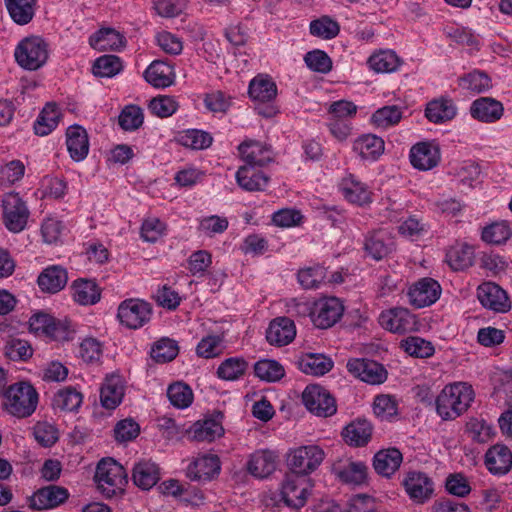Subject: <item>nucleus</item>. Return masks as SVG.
<instances>
[{"label": "nucleus", "instance_id": "obj_27", "mask_svg": "<svg viewBox=\"0 0 512 512\" xmlns=\"http://www.w3.org/2000/svg\"><path fill=\"white\" fill-rule=\"evenodd\" d=\"M485 465L495 475L506 474L512 466V453L510 449L499 444L491 447L486 452Z\"/></svg>", "mask_w": 512, "mask_h": 512}, {"label": "nucleus", "instance_id": "obj_6", "mask_svg": "<svg viewBox=\"0 0 512 512\" xmlns=\"http://www.w3.org/2000/svg\"><path fill=\"white\" fill-rule=\"evenodd\" d=\"M3 221L5 227L13 233L23 231L30 212L18 193L10 192L2 199Z\"/></svg>", "mask_w": 512, "mask_h": 512}, {"label": "nucleus", "instance_id": "obj_52", "mask_svg": "<svg viewBox=\"0 0 512 512\" xmlns=\"http://www.w3.org/2000/svg\"><path fill=\"white\" fill-rule=\"evenodd\" d=\"M368 64L372 70L378 73H386L396 70L399 59L393 51L385 50L370 56Z\"/></svg>", "mask_w": 512, "mask_h": 512}, {"label": "nucleus", "instance_id": "obj_33", "mask_svg": "<svg viewBox=\"0 0 512 512\" xmlns=\"http://www.w3.org/2000/svg\"><path fill=\"white\" fill-rule=\"evenodd\" d=\"M402 460V453L398 449L389 448L375 454L373 466L378 474L389 477L398 470Z\"/></svg>", "mask_w": 512, "mask_h": 512}, {"label": "nucleus", "instance_id": "obj_47", "mask_svg": "<svg viewBox=\"0 0 512 512\" xmlns=\"http://www.w3.org/2000/svg\"><path fill=\"white\" fill-rule=\"evenodd\" d=\"M179 347L175 340L161 338L156 341L150 351L151 358L157 363H167L176 358Z\"/></svg>", "mask_w": 512, "mask_h": 512}, {"label": "nucleus", "instance_id": "obj_39", "mask_svg": "<svg viewBox=\"0 0 512 512\" xmlns=\"http://www.w3.org/2000/svg\"><path fill=\"white\" fill-rule=\"evenodd\" d=\"M71 289L73 299L80 305H93L100 300V291L92 280H75Z\"/></svg>", "mask_w": 512, "mask_h": 512}, {"label": "nucleus", "instance_id": "obj_43", "mask_svg": "<svg viewBox=\"0 0 512 512\" xmlns=\"http://www.w3.org/2000/svg\"><path fill=\"white\" fill-rule=\"evenodd\" d=\"M446 260L455 271L467 269L473 264L474 250L466 244L454 246L447 252Z\"/></svg>", "mask_w": 512, "mask_h": 512}, {"label": "nucleus", "instance_id": "obj_64", "mask_svg": "<svg viewBox=\"0 0 512 512\" xmlns=\"http://www.w3.org/2000/svg\"><path fill=\"white\" fill-rule=\"evenodd\" d=\"M178 104L171 96H159L153 98L149 103L151 112L161 118L171 116L176 112Z\"/></svg>", "mask_w": 512, "mask_h": 512}, {"label": "nucleus", "instance_id": "obj_18", "mask_svg": "<svg viewBox=\"0 0 512 512\" xmlns=\"http://www.w3.org/2000/svg\"><path fill=\"white\" fill-rule=\"evenodd\" d=\"M277 464V453L269 449H263L257 450L249 456L246 468L252 476L264 479L274 473Z\"/></svg>", "mask_w": 512, "mask_h": 512}, {"label": "nucleus", "instance_id": "obj_7", "mask_svg": "<svg viewBox=\"0 0 512 512\" xmlns=\"http://www.w3.org/2000/svg\"><path fill=\"white\" fill-rule=\"evenodd\" d=\"M151 305L140 299H126L118 307L117 317L120 323L129 329L144 326L151 318Z\"/></svg>", "mask_w": 512, "mask_h": 512}, {"label": "nucleus", "instance_id": "obj_24", "mask_svg": "<svg viewBox=\"0 0 512 512\" xmlns=\"http://www.w3.org/2000/svg\"><path fill=\"white\" fill-rule=\"evenodd\" d=\"M393 249V241L384 229L369 232L365 236L364 250L374 260H381Z\"/></svg>", "mask_w": 512, "mask_h": 512}, {"label": "nucleus", "instance_id": "obj_8", "mask_svg": "<svg viewBox=\"0 0 512 512\" xmlns=\"http://www.w3.org/2000/svg\"><path fill=\"white\" fill-rule=\"evenodd\" d=\"M302 400L305 407L319 417H329L337 411L334 397L320 385H308L303 391Z\"/></svg>", "mask_w": 512, "mask_h": 512}, {"label": "nucleus", "instance_id": "obj_49", "mask_svg": "<svg viewBox=\"0 0 512 512\" xmlns=\"http://www.w3.org/2000/svg\"><path fill=\"white\" fill-rule=\"evenodd\" d=\"M255 375L266 382H276L285 375L284 367L276 360L263 359L254 365Z\"/></svg>", "mask_w": 512, "mask_h": 512}, {"label": "nucleus", "instance_id": "obj_30", "mask_svg": "<svg viewBox=\"0 0 512 512\" xmlns=\"http://www.w3.org/2000/svg\"><path fill=\"white\" fill-rule=\"evenodd\" d=\"M373 427L366 419H357L348 424L342 436L347 444L354 447L366 445L371 439Z\"/></svg>", "mask_w": 512, "mask_h": 512}, {"label": "nucleus", "instance_id": "obj_22", "mask_svg": "<svg viewBox=\"0 0 512 512\" xmlns=\"http://www.w3.org/2000/svg\"><path fill=\"white\" fill-rule=\"evenodd\" d=\"M410 161L418 170H430L440 161L439 147L429 142L417 143L411 148Z\"/></svg>", "mask_w": 512, "mask_h": 512}, {"label": "nucleus", "instance_id": "obj_59", "mask_svg": "<svg viewBox=\"0 0 512 512\" xmlns=\"http://www.w3.org/2000/svg\"><path fill=\"white\" fill-rule=\"evenodd\" d=\"M143 112L136 105L126 106L118 117L119 125L122 129L132 131L138 129L143 123Z\"/></svg>", "mask_w": 512, "mask_h": 512}, {"label": "nucleus", "instance_id": "obj_13", "mask_svg": "<svg viewBox=\"0 0 512 512\" xmlns=\"http://www.w3.org/2000/svg\"><path fill=\"white\" fill-rule=\"evenodd\" d=\"M477 298L483 307L496 313H506L511 309L506 291L493 282H484L479 285Z\"/></svg>", "mask_w": 512, "mask_h": 512}, {"label": "nucleus", "instance_id": "obj_1", "mask_svg": "<svg viewBox=\"0 0 512 512\" xmlns=\"http://www.w3.org/2000/svg\"><path fill=\"white\" fill-rule=\"evenodd\" d=\"M474 399L471 385L458 382L446 385L436 398V411L443 420H454L463 414Z\"/></svg>", "mask_w": 512, "mask_h": 512}, {"label": "nucleus", "instance_id": "obj_16", "mask_svg": "<svg viewBox=\"0 0 512 512\" xmlns=\"http://www.w3.org/2000/svg\"><path fill=\"white\" fill-rule=\"evenodd\" d=\"M402 484L410 499L416 503H424L434 491L432 479L420 471L408 472Z\"/></svg>", "mask_w": 512, "mask_h": 512}, {"label": "nucleus", "instance_id": "obj_63", "mask_svg": "<svg viewBox=\"0 0 512 512\" xmlns=\"http://www.w3.org/2000/svg\"><path fill=\"white\" fill-rule=\"evenodd\" d=\"M222 349V338L217 335H209L198 343L196 353L199 357L209 359L218 356Z\"/></svg>", "mask_w": 512, "mask_h": 512}, {"label": "nucleus", "instance_id": "obj_46", "mask_svg": "<svg viewBox=\"0 0 512 512\" xmlns=\"http://www.w3.org/2000/svg\"><path fill=\"white\" fill-rule=\"evenodd\" d=\"M400 347L410 356L416 358H429L435 352L432 342L418 336H409L403 339L400 342Z\"/></svg>", "mask_w": 512, "mask_h": 512}, {"label": "nucleus", "instance_id": "obj_61", "mask_svg": "<svg viewBox=\"0 0 512 512\" xmlns=\"http://www.w3.org/2000/svg\"><path fill=\"white\" fill-rule=\"evenodd\" d=\"M324 278L325 269L322 266L309 267L298 272V281L305 289L318 288Z\"/></svg>", "mask_w": 512, "mask_h": 512}, {"label": "nucleus", "instance_id": "obj_11", "mask_svg": "<svg viewBox=\"0 0 512 512\" xmlns=\"http://www.w3.org/2000/svg\"><path fill=\"white\" fill-rule=\"evenodd\" d=\"M346 367L353 376L371 385L382 384L387 379L385 367L374 360L350 359Z\"/></svg>", "mask_w": 512, "mask_h": 512}, {"label": "nucleus", "instance_id": "obj_44", "mask_svg": "<svg viewBox=\"0 0 512 512\" xmlns=\"http://www.w3.org/2000/svg\"><path fill=\"white\" fill-rule=\"evenodd\" d=\"M123 395V386L116 378L106 379L100 390L101 403L107 409H115L121 403Z\"/></svg>", "mask_w": 512, "mask_h": 512}, {"label": "nucleus", "instance_id": "obj_34", "mask_svg": "<svg viewBox=\"0 0 512 512\" xmlns=\"http://www.w3.org/2000/svg\"><path fill=\"white\" fill-rule=\"evenodd\" d=\"M11 19L18 25H26L33 19L37 0H4Z\"/></svg>", "mask_w": 512, "mask_h": 512}, {"label": "nucleus", "instance_id": "obj_35", "mask_svg": "<svg viewBox=\"0 0 512 512\" xmlns=\"http://www.w3.org/2000/svg\"><path fill=\"white\" fill-rule=\"evenodd\" d=\"M353 150L362 159L374 161L383 153L384 141L373 134L362 135L354 142Z\"/></svg>", "mask_w": 512, "mask_h": 512}, {"label": "nucleus", "instance_id": "obj_42", "mask_svg": "<svg viewBox=\"0 0 512 512\" xmlns=\"http://www.w3.org/2000/svg\"><path fill=\"white\" fill-rule=\"evenodd\" d=\"M248 93L254 101L269 102L276 97L277 86L269 78L256 77L250 82Z\"/></svg>", "mask_w": 512, "mask_h": 512}, {"label": "nucleus", "instance_id": "obj_38", "mask_svg": "<svg viewBox=\"0 0 512 512\" xmlns=\"http://www.w3.org/2000/svg\"><path fill=\"white\" fill-rule=\"evenodd\" d=\"M172 67L163 61H153L144 72L145 80L155 88H166L173 83Z\"/></svg>", "mask_w": 512, "mask_h": 512}, {"label": "nucleus", "instance_id": "obj_23", "mask_svg": "<svg viewBox=\"0 0 512 512\" xmlns=\"http://www.w3.org/2000/svg\"><path fill=\"white\" fill-rule=\"evenodd\" d=\"M66 145L70 157L80 162L89 153V138L87 131L80 125L69 126L66 130Z\"/></svg>", "mask_w": 512, "mask_h": 512}, {"label": "nucleus", "instance_id": "obj_50", "mask_svg": "<svg viewBox=\"0 0 512 512\" xmlns=\"http://www.w3.org/2000/svg\"><path fill=\"white\" fill-rule=\"evenodd\" d=\"M310 34L322 39H333L340 32L338 22L329 16H322L318 19L311 21L309 26Z\"/></svg>", "mask_w": 512, "mask_h": 512}, {"label": "nucleus", "instance_id": "obj_26", "mask_svg": "<svg viewBox=\"0 0 512 512\" xmlns=\"http://www.w3.org/2000/svg\"><path fill=\"white\" fill-rule=\"evenodd\" d=\"M237 184L246 191H262L269 183V176L252 165H243L236 172Z\"/></svg>", "mask_w": 512, "mask_h": 512}, {"label": "nucleus", "instance_id": "obj_28", "mask_svg": "<svg viewBox=\"0 0 512 512\" xmlns=\"http://www.w3.org/2000/svg\"><path fill=\"white\" fill-rule=\"evenodd\" d=\"M296 365L305 374L319 376L332 369L333 361L323 354L306 353L297 358Z\"/></svg>", "mask_w": 512, "mask_h": 512}, {"label": "nucleus", "instance_id": "obj_62", "mask_svg": "<svg viewBox=\"0 0 512 512\" xmlns=\"http://www.w3.org/2000/svg\"><path fill=\"white\" fill-rule=\"evenodd\" d=\"M373 411L381 420H388L397 414V403L390 395H378L374 399Z\"/></svg>", "mask_w": 512, "mask_h": 512}, {"label": "nucleus", "instance_id": "obj_53", "mask_svg": "<svg viewBox=\"0 0 512 512\" xmlns=\"http://www.w3.org/2000/svg\"><path fill=\"white\" fill-rule=\"evenodd\" d=\"M122 61L116 55H103L96 59L93 74L98 77H113L122 70Z\"/></svg>", "mask_w": 512, "mask_h": 512}, {"label": "nucleus", "instance_id": "obj_4", "mask_svg": "<svg viewBox=\"0 0 512 512\" xmlns=\"http://www.w3.org/2000/svg\"><path fill=\"white\" fill-rule=\"evenodd\" d=\"M14 56L20 67L37 70L48 59V44L39 36L26 37L16 46Z\"/></svg>", "mask_w": 512, "mask_h": 512}, {"label": "nucleus", "instance_id": "obj_32", "mask_svg": "<svg viewBox=\"0 0 512 512\" xmlns=\"http://www.w3.org/2000/svg\"><path fill=\"white\" fill-rule=\"evenodd\" d=\"M68 281L67 271L61 266H50L38 277L40 289L48 293H57L62 290Z\"/></svg>", "mask_w": 512, "mask_h": 512}, {"label": "nucleus", "instance_id": "obj_41", "mask_svg": "<svg viewBox=\"0 0 512 512\" xmlns=\"http://www.w3.org/2000/svg\"><path fill=\"white\" fill-rule=\"evenodd\" d=\"M60 112L55 104H47L38 115L34 123L35 134L46 136L50 134L58 125Z\"/></svg>", "mask_w": 512, "mask_h": 512}, {"label": "nucleus", "instance_id": "obj_58", "mask_svg": "<svg viewBox=\"0 0 512 512\" xmlns=\"http://www.w3.org/2000/svg\"><path fill=\"white\" fill-rule=\"evenodd\" d=\"M4 350L5 355L13 361H25L33 354L30 344L27 341L18 338L8 340L5 344Z\"/></svg>", "mask_w": 512, "mask_h": 512}, {"label": "nucleus", "instance_id": "obj_10", "mask_svg": "<svg viewBox=\"0 0 512 512\" xmlns=\"http://www.w3.org/2000/svg\"><path fill=\"white\" fill-rule=\"evenodd\" d=\"M344 313L342 302L336 297L318 300L311 312L314 325L321 329H327L335 325Z\"/></svg>", "mask_w": 512, "mask_h": 512}, {"label": "nucleus", "instance_id": "obj_2", "mask_svg": "<svg viewBox=\"0 0 512 512\" xmlns=\"http://www.w3.org/2000/svg\"><path fill=\"white\" fill-rule=\"evenodd\" d=\"M38 393L27 382H18L8 386L3 406L8 413L18 418L29 417L36 410Z\"/></svg>", "mask_w": 512, "mask_h": 512}, {"label": "nucleus", "instance_id": "obj_25", "mask_svg": "<svg viewBox=\"0 0 512 512\" xmlns=\"http://www.w3.org/2000/svg\"><path fill=\"white\" fill-rule=\"evenodd\" d=\"M296 335L293 320L288 317H278L271 321L266 331L267 341L276 346L289 344Z\"/></svg>", "mask_w": 512, "mask_h": 512}, {"label": "nucleus", "instance_id": "obj_21", "mask_svg": "<svg viewBox=\"0 0 512 512\" xmlns=\"http://www.w3.org/2000/svg\"><path fill=\"white\" fill-rule=\"evenodd\" d=\"M503 113V104L491 97H480L470 106L471 116L483 123H494L501 119Z\"/></svg>", "mask_w": 512, "mask_h": 512}, {"label": "nucleus", "instance_id": "obj_5", "mask_svg": "<svg viewBox=\"0 0 512 512\" xmlns=\"http://www.w3.org/2000/svg\"><path fill=\"white\" fill-rule=\"evenodd\" d=\"M325 458L323 449L317 445L300 446L288 455V466L292 474L306 476L314 472Z\"/></svg>", "mask_w": 512, "mask_h": 512}, {"label": "nucleus", "instance_id": "obj_54", "mask_svg": "<svg viewBox=\"0 0 512 512\" xmlns=\"http://www.w3.org/2000/svg\"><path fill=\"white\" fill-rule=\"evenodd\" d=\"M512 235V230L507 221H500L486 226L482 231V240L490 244L505 243Z\"/></svg>", "mask_w": 512, "mask_h": 512}, {"label": "nucleus", "instance_id": "obj_20", "mask_svg": "<svg viewBox=\"0 0 512 512\" xmlns=\"http://www.w3.org/2000/svg\"><path fill=\"white\" fill-rule=\"evenodd\" d=\"M239 153L246 165L263 167L273 161L270 147L255 140H245L238 146Z\"/></svg>", "mask_w": 512, "mask_h": 512}, {"label": "nucleus", "instance_id": "obj_3", "mask_svg": "<svg viewBox=\"0 0 512 512\" xmlns=\"http://www.w3.org/2000/svg\"><path fill=\"white\" fill-rule=\"evenodd\" d=\"M94 479L99 491L108 499L121 495L127 484L125 469L112 458L102 459L98 463Z\"/></svg>", "mask_w": 512, "mask_h": 512}, {"label": "nucleus", "instance_id": "obj_31", "mask_svg": "<svg viewBox=\"0 0 512 512\" xmlns=\"http://www.w3.org/2000/svg\"><path fill=\"white\" fill-rule=\"evenodd\" d=\"M340 190L349 202L362 206L371 202V192L367 186L358 181L353 175L344 178Z\"/></svg>", "mask_w": 512, "mask_h": 512}, {"label": "nucleus", "instance_id": "obj_45", "mask_svg": "<svg viewBox=\"0 0 512 512\" xmlns=\"http://www.w3.org/2000/svg\"><path fill=\"white\" fill-rule=\"evenodd\" d=\"M83 396L74 387L60 389L53 398V406L62 411H76L82 404Z\"/></svg>", "mask_w": 512, "mask_h": 512}, {"label": "nucleus", "instance_id": "obj_40", "mask_svg": "<svg viewBox=\"0 0 512 512\" xmlns=\"http://www.w3.org/2000/svg\"><path fill=\"white\" fill-rule=\"evenodd\" d=\"M455 115L456 107L449 99L430 101L425 109V116L433 123H444L453 119Z\"/></svg>", "mask_w": 512, "mask_h": 512}, {"label": "nucleus", "instance_id": "obj_55", "mask_svg": "<svg viewBox=\"0 0 512 512\" xmlns=\"http://www.w3.org/2000/svg\"><path fill=\"white\" fill-rule=\"evenodd\" d=\"M402 118V111L398 106H384L375 111L371 117L374 125L379 128H388L397 124Z\"/></svg>", "mask_w": 512, "mask_h": 512}, {"label": "nucleus", "instance_id": "obj_51", "mask_svg": "<svg viewBox=\"0 0 512 512\" xmlns=\"http://www.w3.org/2000/svg\"><path fill=\"white\" fill-rule=\"evenodd\" d=\"M459 86L474 93H482L491 88V79L486 73L475 70L459 78Z\"/></svg>", "mask_w": 512, "mask_h": 512}, {"label": "nucleus", "instance_id": "obj_14", "mask_svg": "<svg viewBox=\"0 0 512 512\" xmlns=\"http://www.w3.org/2000/svg\"><path fill=\"white\" fill-rule=\"evenodd\" d=\"M223 418L224 414L221 411H213L211 415L206 416L203 420L195 422L190 427L188 434L195 441L212 442L224 433Z\"/></svg>", "mask_w": 512, "mask_h": 512}, {"label": "nucleus", "instance_id": "obj_57", "mask_svg": "<svg viewBox=\"0 0 512 512\" xmlns=\"http://www.w3.org/2000/svg\"><path fill=\"white\" fill-rule=\"evenodd\" d=\"M212 140V136L208 132L197 129L187 130L180 138L183 146L195 150L208 148L212 144Z\"/></svg>", "mask_w": 512, "mask_h": 512}, {"label": "nucleus", "instance_id": "obj_29", "mask_svg": "<svg viewBox=\"0 0 512 512\" xmlns=\"http://www.w3.org/2000/svg\"><path fill=\"white\" fill-rule=\"evenodd\" d=\"M132 479L137 487L149 490L160 479L159 467L150 460H141L133 467Z\"/></svg>", "mask_w": 512, "mask_h": 512}, {"label": "nucleus", "instance_id": "obj_19", "mask_svg": "<svg viewBox=\"0 0 512 512\" xmlns=\"http://www.w3.org/2000/svg\"><path fill=\"white\" fill-rule=\"evenodd\" d=\"M221 464L217 455L207 454L195 459L187 467V477L192 481L206 482L220 473Z\"/></svg>", "mask_w": 512, "mask_h": 512}, {"label": "nucleus", "instance_id": "obj_37", "mask_svg": "<svg viewBox=\"0 0 512 512\" xmlns=\"http://www.w3.org/2000/svg\"><path fill=\"white\" fill-rule=\"evenodd\" d=\"M333 471L342 482L347 484H362L367 476V467L362 462L348 461L336 464Z\"/></svg>", "mask_w": 512, "mask_h": 512}, {"label": "nucleus", "instance_id": "obj_36", "mask_svg": "<svg viewBox=\"0 0 512 512\" xmlns=\"http://www.w3.org/2000/svg\"><path fill=\"white\" fill-rule=\"evenodd\" d=\"M90 45L97 50H119L124 47V37L114 29L105 28L94 33L89 38Z\"/></svg>", "mask_w": 512, "mask_h": 512}, {"label": "nucleus", "instance_id": "obj_48", "mask_svg": "<svg viewBox=\"0 0 512 512\" xmlns=\"http://www.w3.org/2000/svg\"><path fill=\"white\" fill-rule=\"evenodd\" d=\"M248 363L240 357H231L224 360L217 369V376L226 381H234L242 377Z\"/></svg>", "mask_w": 512, "mask_h": 512}, {"label": "nucleus", "instance_id": "obj_56", "mask_svg": "<svg viewBox=\"0 0 512 512\" xmlns=\"http://www.w3.org/2000/svg\"><path fill=\"white\" fill-rule=\"evenodd\" d=\"M167 396L171 404L177 408H186L193 401L191 388L181 382L171 384L167 389Z\"/></svg>", "mask_w": 512, "mask_h": 512}, {"label": "nucleus", "instance_id": "obj_12", "mask_svg": "<svg viewBox=\"0 0 512 512\" xmlns=\"http://www.w3.org/2000/svg\"><path fill=\"white\" fill-rule=\"evenodd\" d=\"M379 323L384 329L398 334H405L417 329L416 317L405 308L383 311L379 316Z\"/></svg>", "mask_w": 512, "mask_h": 512}, {"label": "nucleus", "instance_id": "obj_17", "mask_svg": "<svg viewBox=\"0 0 512 512\" xmlns=\"http://www.w3.org/2000/svg\"><path fill=\"white\" fill-rule=\"evenodd\" d=\"M69 498L66 488L57 485H49L36 491L29 498V507L34 510L55 508Z\"/></svg>", "mask_w": 512, "mask_h": 512}, {"label": "nucleus", "instance_id": "obj_15", "mask_svg": "<svg viewBox=\"0 0 512 512\" xmlns=\"http://www.w3.org/2000/svg\"><path fill=\"white\" fill-rule=\"evenodd\" d=\"M440 295V284L429 277L418 280L408 291L410 303L416 308L432 305L439 299Z\"/></svg>", "mask_w": 512, "mask_h": 512}, {"label": "nucleus", "instance_id": "obj_60", "mask_svg": "<svg viewBox=\"0 0 512 512\" xmlns=\"http://www.w3.org/2000/svg\"><path fill=\"white\" fill-rule=\"evenodd\" d=\"M304 61L312 71L326 74L332 69V60L328 54L322 50H313L306 53Z\"/></svg>", "mask_w": 512, "mask_h": 512}, {"label": "nucleus", "instance_id": "obj_9", "mask_svg": "<svg viewBox=\"0 0 512 512\" xmlns=\"http://www.w3.org/2000/svg\"><path fill=\"white\" fill-rule=\"evenodd\" d=\"M310 488L311 484L307 479L289 474L281 486V500L290 508L300 509L306 504Z\"/></svg>", "mask_w": 512, "mask_h": 512}]
</instances>
